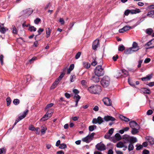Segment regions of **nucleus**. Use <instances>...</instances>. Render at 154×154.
Returning a JSON list of instances; mask_svg holds the SVG:
<instances>
[{
  "mask_svg": "<svg viewBox=\"0 0 154 154\" xmlns=\"http://www.w3.org/2000/svg\"><path fill=\"white\" fill-rule=\"evenodd\" d=\"M104 120L106 122L111 121H114L116 119L114 117L109 116H105L103 119L100 116H99L97 119H94L92 121V123L93 124L98 123L99 125L101 124L104 122Z\"/></svg>",
  "mask_w": 154,
  "mask_h": 154,
  "instance_id": "obj_1",
  "label": "nucleus"
},
{
  "mask_svg": "<svg viewBox=\"0 0 154 154\" xmlns=\"http://www.w3.org/2000/svg\"><path fill=\"white\" fill-rule=\"evenodd\" d=\"M88 90L91 94H99L100 93L102 90L100 86L94 85L88 88Z\"/></svg>",
  "mask_w": 154,
  "mask_h": 154,
  "instance_id": "obj_2",
  "label": "nucleus"
},
{
  "mask_svg": "<svg viewBox=\"0 0 154 154\" xmlns=\"http://www.w3.org/2000/svg\"><path fill=\"white\" fill-rule=\"evenodd\" d=\"M110 79L107 76H104L102 79L101 81V85L104 87H107L109 85Z\"/></svg>",
  "mask_w": 154,
  "mask_h": 154,
  "instance_id": "obj_3",
  "label": "nucleus"
},
{
  "mask_svg": "<svg viewBox=\"0 0 154 154\" xmlns=\"http://www.w3.org/2000/svg\"><path fill=\"white\" fill-rule=\"evenodd\" d=\"M95 73L97 76H100L103 75L104 71L101 65H98L95 69Z\"/></svg>",
  "mask_w": 154,
  "mask_h": 154,
  "instance_id": "obj_4",
  "label": "nucleus"
},
{
  "mask_svg": "<svg viewBox=\"0 0 154 154\" xmlns=\"http://www.w3.org/2000/svg\"><path fill=\"white\" fill-rule=\"evenodd\" d=\"M72 91L75 94L73 98L75 100V106H78V102L81 98V97L78 94L79 93V91L76 89H73Z\"/></svg>",
  "mask_w": 154,
  "mask_h": 154,
  "instance_id": "obj_5",
  "label": "nucleus"
},
{
  "mask_svg": "<svg viewBox=\"0 0 154 154\" xmlns=\"http://www.w3.org/2000/svg\"><path fill=\"white\" fill-rule=\"evenodd\" d=\"M94 135L95 133H92L90 135H88L85 137L82 138V140L87 143H88L93 140Z\"/></svg>",
  "mask_w": 154,
  "mask_h": 154,
  "instance_id": "obj_6",
  "label": "nucleus"
},
{
  "mask_svg": "<svg viewBox=\"0 0 154 154\" xmlns=\"http://www.w3.org/2000/svg\"><path fill=\"white\" fill-rule=\"evenodd\" d=\"M52 112L49 113V112H47L45 115L41 119L40 121L42 122L45 121L48 119L50 118L52 115Z\"/></svg>",
  "mask_w": 154,
  "mask_h": 154,
  "instance_id": "obj_7",
  "label": "nucleus"
},
{
  "mask_svg": "<svg viewBox=\"0 0 154 154\" xmlns=\"http://www.w3.org/2000/svg\"><path fill=\"white\" fill-rule=\"evenodd\" d=\"M96 149L99 151H104L106 149V147L104 145L100 142L97 144L96 146Z\"/></svg>",
  "mask_w": 154,
  "mask_h": 154,
  "instance_id": "obj_8",
  "label": "nucleus"
},
{
  "mask_svg": "<svg viewBox=\"0 0 154 154\" xmlns=\"http://www.w3.org/2000/svg\"><path fill=\"white\" fill-rule=\"evenodd\" d=\"M129 125L131 129L138 128L140 127L139 125L134 121H132L129 122Z\"/></svg>",
  "mask_w": 154,
  "mask_h": 154,
  "instance_id": "obj_9",
  "label": "nucleus"
},
{
  "mask_svg": "<svg viewBox=\"0 0 154 154\" xmlns=\"http://www.w3.org/2000/svg\"><path fill=\"white\" fill-rule=\"evenodd\" d=\"M104 104L107 106H109L111 105L112 102L111 100L108 98H105L103 100Z\"/></svg>",
  "mask_w": 154,
  "mask_h": 154,
  "instance_id": "obj_10",
  "label": "nucleus"
},
{
  "mask_svg": "<svg viewBox=\"0 0 154 154\" xmlns=\"http://www.w3.org/2000/svg\"><path fill=\"white\" fill-rule=\"evenodd\" d=\"M132 29L131 27L129 26H126L123 28L119 30V31L120 33H123Z\"/></svg>",
  "mask_w": 154,
  "mask_h": 154,
  "instance_id": "obj_11",
  "label": "nucleus"
},
{
  "mask_svg": "<svg viewBox=\"0 0 154 154\" xmlns=\"http://www.w3.org/2000/svg\"><path fill=\"white\" fill-rule=\"evenodd\" d=\"M99 46V41L98 39H96L92 45L93 49L95 50Z\"/></svg>",
  "mask_w": 154,
  "mask_h": 154,
  "instance_id": "obj_12",
  "label": "nucleus"
},
{
  "mask_svg": "<svg viewBox=\"0 0 154 154\" xmlns=\"http://www.w3.org/2000/svg\"><path fill=\"white\" fill-rule=\"evenodd\" d=\"M131 48L133 49V51H136L139 50V47L136 42H134Z\"/></svg>",
  "mask_w": 154,
  "mask_h": 154,
  "instance_id": "obj_13",
  "label": "nucleus"
},
{
  "mask_svg": "<svg viewBox=\"0 0 154 154\" xmlns=\"http://www.w3.org/2000/svg\"><path fill=\"white\" fill-rule=\"evenodd\" d=\"M126 144V142H125L120 141L116 144V146L117 148H122L124 147V146Z\"/></svg>",
  "mask_w": 154,
  "mask_h": 154,
  "instance_id": "obj_14",
  "label": "nucleus"
},
{
  "mask_svg": "<svg viewBox=\"0 0 154 154\" xmlns=\"http://www.w3.org/2000/svg\"><path fill=\"white\" fill-rule=\"evenodd\" d=\"M146 139L148 141L150 145H152L154 144V139L152 137L146 136Z\"/></svg>",
  "mask_w": 154,
  "mask_h": 154,
  "instance_id": "obj_15",
  "label": "nucleus"
},
{
  "mask_svg": "<svg viewBox=\"0 0 154 154\" xmlns=\"http://www.w3.org/2000/svg\"><path fill=\"white\" fill-rule=\"evenodd\" d=\"M28 112V109L26 110L23 113V114L20 116L18 118L19 119L20 121L22 119L24 118L26 116V115L27 114Z\"/></svg>",
  "mask_w": 154,
  "mask_h": 154,
  "instance_id": "obj_16",
  "label": "nucleus"
},
{
  "mask_svg": "<svg viewBox=\"0 0 154 154\" xmlns=\"http://www.w3.org/2000/svg\"><path fill=\"white\" fill-rule=\"evenodd\" d=\"M152 77V75H147L146 77H143L141 78L142 81H146L150 80Z\"/></svg>",
  "mask_w": 154,
  "mask_h": 154,
  "instance_id": "obj_17",
  "label": "nucleus"
},
{
  "mask_svg": "<svg viewBox=\"0 0 154 154\" xmlns=\"http://www.w3.org/2000/svg\"><path fill=\"white\" fill-rule=\"evenodd\" d=\"M140 127H138V128H136L132 129V131L131 133L132 134L134 135L136 134L139 132V130L140 129Z\"/></svg>",
  "mask_w": 154,
  "mask_h": 154,
  "instance_id": "obj_18",
  "label": "nucleus"
},
{
  "mask_svg": "<svg viewBox=\"0 0 154 154\" xmlns=\"http://www.w3.org/2000/svg\"><path fill=\"white\" fill-rule=\"evenodd\" d=\"M141 91L142 92L146 94H149L150 93V90L149 89L145 88H143L141 89Z\"/></svg>",
  "mask_w": 154,
  "mask_h": 154,
  "instance_id": "obj_19",
  "label": "nucleus"
},
{
  "mask_svg": "<svg viewBox=\"0 0 154 154\" xmlns=\"http://www.w3.org/2000/svg\"><path fill=\"white\" fill-rule=\"evenodd\" d=\"M119 117L121 119L125 122H128L130 120V119L122 115H120Z\"/></svg>",
  "mask_w": 154,
  "mask_h": 154,
  "instance_id": "obj_20",
  "label": "nucleus"
},
{
  "mask_svg": "<svg viewBox=\"0 0 154 154\" xmlns=\"http://www.w3.org/2000/svg\"><path fill=\"white\" fill-rule=\"evenodd\" d=\"M152 40H151L148 42H147L145 45V46L146 47V48L147 49L151 48H153L154 46H151V45H152Z\"/></svg>",
  "mask_w": 154,
  "mask_h": 154,
  "instance_id": "obj_21",
  "label": "nucleus"
},
{
  "mask_svg": "<svg viewBox=\"0 0 154 154\" xmlns=\"http://www.w3.org/2000/svg\"><path fill=\"white\" fill-rule=\"evenodd\" d=\"M8 29L4 26L0 28V32L3 34H5L6 31L8 30Z\"/></svg>",
  "mask_w": 154,
  "mask_h": 154,
  "instance_id": "obj_22",
  "label": "nucleus"
},
{
  "mask_svg": "<svg viewBox=\"0 0 154 154\" xmlns=\"http://www.w3.org/2000/svg\"><path fill=\"white\" fill-rule=\"evenodd\" d=\"M99 76H93L92 77V80L95 82H97L100 81Z\"/></svg>",
  "mask_w": 154,
  "mask_h": 154,
  "instance_id": "obj_23",
  "label": "nucleus"
},
{
  "mask_svg": "<svg viewBox=\"0 0 154 154\" xmlns=\"http://www.w3.org/2000/svg\"><path fill=\"white\" fill-rule=\"evenodd\" d=\"M147 16H149V17L154 18V10L149 12L147 14Z\"/></svg>",
  "mask_w": 154,
  "mask_h": 154,
  "instance_id": "obj_24",
  "label": "nucleus"
},
{
  "mask_svg": "<svg viewBox=\"0 0 154 154\" xmlns=\"http://www.w3.org/2000/svg\"><path fill=\"white\" fill-rule=\"evenodd\" d=\"M131 137L128 135H125L123 137V138L126 141L130 142Z\"/></svg>",
  "mask_w": 154,
  "mask_h": 154,
  "instance_id": "obj_25",
  "label": "nucleus"
},
{
  "mask_svg": "<svg viewBox=\"0 0 154 154\" xmlns=\"http://www.w3.org/2000/svg\"><path fill=\"white\" fill-rule=\"evenodd\" d=\"M84 67L87 69H88L90 66V64L89 63L87 62H84L83 63Z\"/></svg>",
  "mask_w": 154,
  "mask_h": 154,
  "instance_id": "obj_26",
  "label": "nucleus"
},
{
  "mask_svg": "<svg viewBox=\"0 0 154 154\" xmlns=\"http://www.w3.org/2000/svg\"><path fill=\"white\" fill-rule=\"evenodd\" d=\"M137 141V139L136 137H131L130 142L131 143H134L136 142Z\"/></svg>",
  "mask_w": 154,
  "mask_h": 154,
  "instance_id": "obj_27",
  "label": "nucleus"
},
{
  "mask_svg": "<svg viewBox=\"0 0 154 154\" xmlns=\"http://www.w3.org/2000/svg\"><path fill=\"white\" fill-rule=\"evenodd\" d=\"M133 51V49L130 48L125 51V53L126 54H128L132 53Z\"/></svg>",
  "mask_w": 154,
  "mask_h": 154,
  "instance_id": "obj_28",
  "label": "nucleus"
},
{
  "mask_svg": "<svg viewBox=\"0 0 154 154\" xmlns=\"http://www.w3.org/2000/svg\"><path fill=\"white\" fill-rule=\"evenodd\" d=\"M97 126L95 125H91L89 127V130L90 131H92L96 128Z\"/></svg>",
  "mask_w": 154,
  "mask_h": 154,
  "instance_id": "obj_29",
  "label": "nucleus"
},
{
  "mask_svg": "<svg viewBox=\"0 0 154 154\" xmlns=\"http://www.w3.org/2000/svg\"><path fill=\"white\" fill-rule=\"evenodd\" d=\"M121 72L122 74L123 75V77H126L128 75V72L125 69L122 70Z\"/></svg>",
  "mask_w": 154,
  "mask_h": 154,
  "instance_id": "obj_30",
  "label": "nucleus"
},
{
  "mask_svg": "<svg viewBox=\"0 0 154 154\" xmlns=\"http://www.w3.org/2000/svg\"><path fill=\"white\" fill-rule=\"evenodd\" d=\"M12 32L13 34H17V33L18 31L16 27L14 26L13 25L12 26Z\"/></svg>",
  "mask_w": 154,
  "mask_h": 154,
  "instance_id": "obj_31",
  "label": "nucleus"
},
{
  "mask_svg": "<svg viewBox=\"0 0 154 154\" xmlns=\"http://www.w3.org/2000/svg\"><path fill=\"white\" fill-rule=\"evenodd\" d=\"M134 148V146L132 143H130L128 146V149L129 151H131Z\"/></svg>",
  "mask_w": 154,
  "mask_h": 154,
  "instance_id": "obj_32",
  "label": "nucleus"
},
{
  "mask_svg": "<svg viewBox=\"0 0 154 154\" xmlns=\"http://www.w3.org/2000/svg\"><path fill=\"white\" fill-rule=\"evenodd\" d=\"M115 137L117 141L119 140L121 138L120 135L119 133L116 134L115 135Z\"/></svg>",
  "mask_w": 154,
  "mask_h": 154,
  "instance_id": "obj_33",
  "label": "nucleus"
},
{
  "mask_svg": "<svg viewBox=\"0 0 154 154\" xmlns=\"http://www.w3.org/2000/svg\"><path fill=\"white\" fill-rule=\"evenodd\" d=\"M47 130V128L46 127L42 126L41 127V133L42 134H44L46 131Z\"/></svg>",
  "mask_w": 154,
  "mask_h": 154,
  "instance_id": "obj_34",
  "label": "nucleus"
},
{
  "mask_svg": "<svg viewBox=\"0 0 154 154\" xmlns=\"http://www.w3.org/2000/svg\"><path fill=\"white\" fill-rule=\"evenodd\" d=\"M67 147V146L65 143H61L59 146V148L62 149H65Z\"/></svg>",
  "mask_w": 154,
  "mask_h": 154,
  "instance_id": "obj_35",
  "label": "nucleus"
},
{
  "mask_svg": "<svg viewBox=\"0 0 154 154\" xmlns=\"http://www.w3.org/2000/svg\"><path fill=\"white\" fill-rule=\"evenodd\" d=\"M27 15H29L32 13L33 11L30 8H29L27 9L25 11Z\"/></svg>",
  "mask_w": 154,
  "mask_h": 154,
  "instance_id": "obj_36",
  "label": "nucleus"
},
{
  "mask_svg": "<svg viewBox=\"0 0 154 154\" xmlns=\"http://www.w3.org/2000/svg\"><path fill=\"white\" fill-rule=\"evenodd\" d=\"M153 32V30L151 28L148 29L146 30V32L149 35H151Z\"/></svg>",
  "mask_w": 154,
  "mask_h": 154,
  "instance_id": "obj_37",
  "label": "nucleus"
},
{
  "mask_svg": "<svg viewBox=\"0 0 154 154\" xmlns=\"http://www.w3.org/2000/svg\"><path fill=\"white\" fill-rule=\"evenodd\" d=\"M51 30L49 28L47 29L46 34L47 35V38L49 36L51 32Z\"/></svg>",
  "mask_w": 154,
  "mask_h": 154,
  "instance_id": "obj_38",
  "label": "nucleus"
},
{
  "mask_svg": "<svg viewBox=\"0 0 154 154\" xmlns=\"http://www.w3.org/2000/svg\"><path fill=\"white\" fill-rule=\"evenodd\" d=\"M6 100L7 102V106H8L10 105L11 100L10 98L9 97H7Z\"/></svg>",
  "mask_w": 154,
  "mask_h": 154,
  "instance_id": "obj_39",
  "label": "nucleus"
},
{
  "mask_svg": "<svg viewBox=\"0 0 154 154\" xmlns=\"http://www.w3.org/2000/svg\"><path fill=\"white\" fill-rule=\"evenodd\" d=\"M13 103L14 105H17L19 103L20 100L17 99H15L13 101Z\"/></svg>",
  "mask_w": 154,
  "mask_h": 154,
  "instance_id": "obj_40",
  "label": "nucleus"
},
{
  "mask_svg": "<svg viewBox=\"0 0 154 154\" xmlns=\"http://www.w3.org/2000/svg\"><path fill=\"white\" fill-rule=\"evenodd\" d=\"M125 49V47L122 45L119 46L118 48V50L119 51H122Z\"/></svg>",
  "mask_w": 154,
  "mask_h": 154,
  "instance_id": "obj_41",
  "label": "nucleus"
},
{
  "mask_svg": "<svg viewBox=\"0 0 154 154\" xmlns=\"http://www.w3.org/2000/svg\"><path fill=\"white\" fill-rule=\"evenodd\" d=\"M114 131V129L113 128H111L108 131V134L110 135L111 136L112 134Z\"/></svg>",
  "mask_w": 154,
  "mask_h": 154,
  "instance_id": "obj_42",
  "label": "nucleus"
},
{
  "mask_svg": "<svg viewBox=\"0 0 154 154\" xmlns=\"http://www.w3.org/2000/svg\"><path fill=\"white\" fill-rule=\"evenodd\" d=\"M29 29L30 31H35L36 30V28L33 26H31L30 27Z\"/></svg>",
  "mask_w": 154,
  "mask_h": 154,
  "instance_id": "obj_43",
  "label": "nucleus"
},
{
  "mask_svg": "<svg viewBox=\"0 0 154 154\" xmlns=\"http://www.w3.org/2000/svg\"><path fill=\"white\" fill-rule=\"evenodd\" d=\"M35 128H35L33 126L30 125L29 127V129L30 130L34 131L35 130Z\"/></svg>",
  "mask_w": 154,
  "mask_h": 154,
  "instance_id": "obj_44",
  "label": "nucleus"
},
{
  "mask_svg": "<svg viewBox=\"0 0 154 154\" xmlns=\"http://www.w3.org/2000/svg\"><path fill=\"white\" fill-rule=\"evenodd\" d=\"M122 75L121 72L120 71H118L117 72L116 74L115 75V77L116 78H117L121 76Z\"/></svg>",
  "mask_w": 154,
  "mask_h": 154,
  "instance_id": "obj_45",
  "label": "nucleus"
},
{
  "mask_svg": "<svg viewBox=\"0 0 154 154\" xmlns=\"http://www.w3.org/2000/svg\"><path fill=\"white\" fill-rule=\"evenodd\" d=\"M54 105V104L51 103L48 104L45 108V110L47 109H49L50 108L52 107Z\"/></svg>",
  "mask_w": 154,
  "mask_h": 154,
  "instance_id": "obj_46",
  "label": "nucleus"
},
{
  "mask_svg": "<svg viewBox=\"0 0 154 154\" xmlns=\"http://www.w3.org/2000/svg\"><path fill=\"white\" fill-rule=\"evenodd\" d=\"M136 146L137 147L136 149L137 150H140L143 148V146L142 145H138L137 144Z\"/></svg>",
  "mask_w": 154,
  "mask_h": 154,
  "instance_id": "obj_47",
  "label": "nucleus"
},
{
  "mask_svg": "<svg viewBox=\"0 0 154 154\" xmlns=\"http://www.w3.org/2000/svg\"><path fill=\"white\" fill-rule=\"evenodd\" d=\"M57 86L56 84L54 82L53 84L51 87H50L51 89H54Z\"/></svg>",
  "mask_w": 154,
  "mask_h": 154,
  "instance_id": "obj_48",
  "label": "nucleus"
},
{
  "mask_svg": "<svg viewBox=\"0 0 154 154\" xmlns=\"http://www.w3.org/2000/svg\"><path fill=\"white\" fill-rule=\"evenodd\" d=\"M36 132V133L37 134H39L40 132V130L39 128H36L35 129V131Z\"/></svg>",
  "mask_w": 154,
  "mask_h": 154,
  "instance_id": "obj_49",
  "label": "nucleus"
},
{
  "mask_svg": "<svg viewBox=\"0 0 154 154\" xmlns=\"http://www.w3.org/2000/svg\"><path fill=\"white\" fill-rule=\"evenodd\" d=\"M81 54V52H78L75 56V58L76 59H78L80 57Z\"/></svg>",
  "mask_w": 154,
  "mask_h": 154,
  "instance_id": "obj_50",
  "label": "nucleus"
},
{
  "mask_svg": "<svg viewBox=\"0 0 154 154\" xmlns=\"http://www.w3.org/2000/svg\"><path fill=\"white\" fill-rule=\"evenodd\" d=\"M37 59V58L36 57H33L31 59H30L29 60V62L30 63H32V62L36 60Z\"/></svg>",
  "mask_w": 154,
  "mask_h": 154,
  "instance_id": "obj_51",
  "label": "nucleus"
},
{
  "mask_svg": "<svg viewBox=\"0 0 154 154\" xmlns=\"http://www.w3.org/2000/svg\"><path fill=\"white\" fill-rule=\"evenodd\" d=\"M41 21L40 19L38 18H37L34 20V23L36 24H38L39 22Z\"/></svg>",
  "mask_w": 154,
  "mask_h": 154,
  "instance_id": "obj_52",
  "label": "nucleus"
},
{
  "mask_svg": "<svg viewBox=\"0 0 154 154\" xmlns=\"http://www.w3.org/2000/svg\"><path fill=\"white\" fill-rule=\"evenodd\" d=\"M140 12H141V11L139 9L136 8L134 10V14L138 13Z\"/></svg>",
  "mask_w": 154,
  "mask_h": 154,
  "instance_id": "obj_53",
  "label": "nucleus"
},
{
  "mask_svg": "<svg viewBox=\"0 0 154 154\" xmlns=\"http://www.w3.org/2000/svg\"><path fill=\"white\" fill-rule=\"evenodd\" d=\"M75 78V75H71L70 77V81L71 82H73L74 81V79Z\"/></svg>",
  "mask_w": 154,
  "mask_h": 154,
  "instance_id": "obj_54",
  "label": "nucleus"
},
{
  "mask_svg": "<svg viewBox=\"0 0 154 154\" xmlns=\"http://www.w3.org/2000/svg\"><path fill=\"white\" fill-rule=\"evenodd\" d=\"M111 135L107 133L104 136V138L106 139H109L110 138Z\"/></svg>",
  "mask_w": 154,
  "mask_h": 154,
  "instance_id": "obj_55",
  "label": "nucleus"
},
{
  "mask_svg": "<svg viewBox=\"0 0 154 154\" xmlns=\"http://www.w3.org/2000/svg\"><path fill=\"white\" fill-rule=\"evenodd\" d=\"M129 13H130V10H127L125 11L124 14L125 15L128 16Z\"/></svg>",
  "mask_w": 154,
  "mask_h": 154,
  "instance_id": "obj_56",
  "label": "nucleus"
},
{
  "mask_svg": "<svg viewBox=\"0 0 154 154\" xmlns=\"http://www.w3.org/2000/svg\"><path fill=\"white\" fill-rule=\"evenodd\" d=\"M43 31L44 29H43L41 28H39L38 31V35H40L41 34V33L43 32Z\"/></svg>",
  "mask_w": 154,
  "mask_h": 154,
  "instance_id": "obj_57",
  "label": "nucleus"
},
{
  "mask_svg": "<svg viewBox=\"0 0 154 154\" xmlns=\"http://www.w3.org/2000/svg\"><path fill=\"white\" fill-rule=\"evenodd\" d=\"M64 75L65 74L64 73H61L57 79H58L60 80H61L62 78L64 76Z\"/></svg>",
  "mask_w": 154,
  "mask_h": 154,
  "instance_id": "obj_58",
  "label": "nucleus"
},
{
  "mask_svg": "<svg viewBox=\"0 0 154 154\" xmlns=\"http://www.w3.org/2000/svg\"><path fill=\"white\" fill-rule=\"evenodd\" d=\"M143 62V60H140L138 61V64L137 65V67L138 68H140L141 66V65L142 64V63Z\"/></svg>",
  "mask_w": 154,
  "mask_h": 154,
  "instance_id": "obj_59",
  "label": "nucleus"
},
{
  "mask_svg": "<svg viewBox=\"0 0 154 154\" xmlns=\"http://www.w3.org/2000/svg\"><path fill=\"white\" fill-rule=\"evenodd\" d=\"M151 60V59L149 58H146L144 61V63H149Z\"/></svg>",
  "mask_w": 154,
  "mask_h": 154,
  "instance_id": "obj_60",
  "label": "nucleus"
},
{
  "mask_svg": "<svg viewBox=\"0 0 154 154\" xmlns=\"http://www.w3.org/2000/svg\"><path fill=\"white\" fill-rule=\"evenodd\" d=\"M79 119V117L78 116H75L72 118V120L74 121H77Z\"/></svg>",
  "mask_w": 154,
  "mask_h": 154,
  "instance_id": "obj_61",
  "label": "nucleus"
},
{
  "mask_svg": "<svg viewBox=\"0 0 154 154\" xmlns=\"http://www.w3.org/2000/svg\"><path fill=\"white\" fill-rule=\"evenodd\" d=\"M152 110H149L147 112L146 114L148 115H150L152 113Z\"/></svg>",
  "mask_w": 154,
  "mask_h": 154,
  "instance_id": "obj_62",
  "label": "nucleus"
},
{
  "mask_svg": "<svg viewBox=\"0 0 154 154\" xmlns=\"http://www.w3.org/2000/svg\"><path fill=\"white\" fill-rule=\"evenodd\" d=\"M147 85L150 87H152L154 85V82H150Z\"/></svg>",
  "mask_w": 154,
  "mask_h": 154,
  "instance_id": "obj_63",
  "label": "nucleus"
},
{
  "mask_svg": "<svg viewBox=\"0 0 154 154\" xmlns=\"http://www.w3.org/2000/svg\"><path fill=\"white\" fill-rule=\"evenodd\" d=\"M97 64V62L95 60L92 62L91 63V65L94 66H95Z\"/></svg>",
  "mask_w": 154,
  "mask_h": 154,
  "instance_id": "obj_64",
  "label": "nucleus"
}]
</instances>
